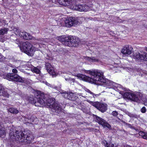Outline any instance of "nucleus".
<instances>
[{
  "label": "nucleus",
  "instance_id": "nucleus-32",
  "mask_svg": "<svg viewBox=\"0 0 147 147\" xmlns=\"http://www.w3.org/2000/svg\"><path fill=\"white\" fill-rule=\"evenodd\" d=\"M73 37H75V36H70L69 38H67V39H68L69 40H70L71 43H72V41L74 39V38H73Z\"/></svg>",
  "mask_w": 147,
  "mask_h": 147
},
{
  "label": "nucleus",
  "instance_id": "nucleus-17",
  "mask_svg": "<svg viewBox=\"0 0 147 147\" xmlns=\"http://www.w3.org/2000/svg\"><path fill=\"white\" fill-rule=\"evenodd\" d=\"M25 79V78L19 76L18 74H14L13 81L23 83Z\"/></svg>",
  "mask_w": 147,
  "mask_h": 147
},
{
  "label": "nucleus",
  "instance_id": "nucleus-9",
  "mask_svg": "<svg viewBox=\"0 0 147 147\" xmlns=\"http://www.w3.org/2000/svg\"><path fill=\"white\" fill-rule=\"evenodd\" d=\"M96 121L99 124L101 125L104 127H107L109 129L111 127V126L105 120L95 115Z\"/></svg>",
  "mask_w": 147,
  "mask_h": 147
},
{
  "label": "nucleus",
  "instance_id": "nucleus-16",
  "mask_svg": "<svg viewBox=\"0 0 147 147\" xmlns=\"http://www.w3.org/2000/svg\"><path fill=\"white\" fill-rule=\"evenodd\" d=\"M1 86L0 88V96L8 98L9 94L7 90H5L3 86L2 85Z\"/></svg>",
  "mask_w": 147,
  "mask_h": 147
},
{
  "label": "nucleus",
  "instance_id": "nucleus-36",
  "mask_svg": "<svg viewBox=\"0 0 147 147\" xmlns=\"http://www.w3.org/2000/svg\"><path fill=\"white\" fill-rule=\"evenodd\" d=\"M92 95L93 97L94 98L96 97L99 95V94H95L93 93H92Z\"/></svg>",
  "mask_w": 147,
  "mask_h": 147
},
{
  "label": "nucleus",
  "instance_id": "nucleus-18",
  "mask_svg": "<svg viewBox=\"0 0 147 147\" xmlns=\"http://www.w3.org/2000/svg\"><path fill=\"white\" fill-rule=\"evenodd\" d=\"M14 74L13 73H9L4 76V78L5 79L9 81H13Z\"/></svg>",
  "mask_w": 147,
  "mask_h": 147
},
{
  "label": "nucleus",
  "instance_id": "nucleus-35",
  "mask_svg": "<svg viewBox=\"0 0 147 147\" xmlns=\"http://www.w3.org/2000/svg\"><path fill=\"white\" fill-rule=\"evenodd\" d=\"M4 57L0 53V62L3 61V59H4Z\"/></svg>",
  "mask_w": 147,
  "mask_h": 147
},
{
  "label": "nucleus",
  "instance_id": "nucleus-48",
  "mask_svg": "<svg viewBox=\"0 0 147 147\" xmlns=\"http://www.w3.org/2000/svg\"><path fill=\"white\" fill-rule=\"evenodd\" d=\"M2 0L3 1L4 0Z\"/></svg>",
  "mask_w": 147,
  "mask_h": 147
},
{
  "label": "nucleus",
  "instance_id": "nucleus-21",
  "mask_svg": "<svg viewBox=\"0 0 147 147\" xmlns=\"http://www.w3.org/2000/svg\"><path fill=\"white\" fill-rule=\"evenodd\" d=\"M8 111L11 113L13 114H17L19 112V111L16 108L10 107L8 109Z\"/></svg>",
  "mask_w": 147,
  "mask_h": 147
},
{
  "label": "nucleus",
  "instance_id": "nucleus-24",
  "mask_svg": "<svg viewBox=\"0 0 147 147\" xmlns=\"http://www.w3.org/2000/svg\"><path fill=\"white\" fill-rule=\"evenodd\" d=\"M6 133L4 128L2 127L0 125V136L1 137H4L5 136Z\"/></svg>",
  "mask_w": 147,
  "mask_h": 147
},
{
  "label": "nucleus",
  "instance_id": "nucleus-25",
  "mask_svg": "<svg viewBox=\"0 0 147 147\" xmlns=\"http://www.w3.org/2000/svg\"><path fill=\"white\" fill-rule=\"evenodd\" d=\"M66 36L64 35L61 36L58 38V40L59 41L61 42L64 45V42H65Z\"/></svg>",
  "mask_w": 147,
  "mask_h": 147
},
{
  "label": "nucleus",
  "instance_id": "nucleus-10",
  "mask_svg": "<svg viewBox=\"0 0 147 147\" xmlns=\"http://www.w3.org/2000/svg\"><path fill=\"white\" fill-rule=\"evenodd\" d=\"M133 55L135 59L138 60L147 61V53H143L141 54L139 52L134 53Z\"/></svg>",
  "mask_w": 147,
  "mask_h": 147
},
{
  "label": "nucleus",
  "instance_id": "nucleus-42",
  "mask_svg": "<svg viewBox=\"0 0 147 147\" xmlns=\"http://www.w3.org/2000/svg\"><path fill=\"white\" fill-rule=\"evenodd\" d=\"M54 1V0H52L51 1H50V3H51V2H53V3H54V1ZM54 1H55V0H54Z\"/></svg>",
  "mask_w": 147,
  "mask_h": 147
},
{
  "label": "nucleus",
  "instance_id": "nucleus-31",
  "mask_svg": "<svg viewBox=\"0 0 147 147\" xmlns=\"http://www.w3.org/2000/svg\"><path fill=\"white\" fill-rule=\"evenodd\" d=\"M45 84L46 85H47V86H49L51 88H54L55 89H56L57 88V87H55L54 86L51 85V84L47 82H46Z\"/></svg>",
  "mask_w": 147,
  "mask_h": 147
},
{
  "label": "nucleus",
  "instance_id": "nucleus-46",
  "mask_svg": "<svg viewBox=\"0 0 147 147\" xmlns=\"http://www.w3.org/2000/svg\"><path fill=\"white\" fill-rule=\"evenodd\" d=\"M66 80H67V79H65Z\"/></svg>",
  "mask_w": 147,
  "mask_h": 147
},
{
  "label": "nucleus",
  "instance_id": "nucleus-44",
  "mask_svg": "<svg viewBox=\"0 0 147 147\" xmlns=\"http://www.w3.org/2000/svg\"><path fill=\"white\" fill-rule=\"evenodd\" d=\"M13 36H12L11 37V39L12 38V37H13Z\"/></svg>",
  "mask_w": 147,
  "mask_h": 147
},
{
  "label": "nucleus",
  "instance_id": "nucleus-41",
  "mask_svg": "<svg viewBox=\"0 0 147 147\" xmlns=\"http://www.w3.org/2000/svg\"><path fill=\"white\" fill-rule=\"evenodd\" d=\"M144 104L146 106H147V102H145V103H144Z\"/></svg>",
  "mask_w": 147,
  "mask_h": 147
},
{
  "label": "nucleus",
  "instance_id": "nucleus-34",
  "mask_svg": "<svg viewBox=\"0 0 147 147\" xmlns=\"http://www.w3.org/2000/svg\"><path fill=\"white\" fill-rule=\"evenodd\" d=\"M141 112L143 113H145L146 111V109L145 107H143L141 109Z\"/></svg>",
  "mask_w": 147,
  "mask_h": 147
},
{
  "label": "nucleus",
  "instance_id": "nucleus-4",
  "mask_svg": "<svg viewBox=\"0 0 147 147\" xmlns=\"http://www.w3.org/2000/svg\"><path fill=\"white\" fill-rule=\"evenodd\" d=\"M20 49L22 52H24L30 56L33 55V51L35 48L32 44L28 42H23L20 46Z\"/></svg>",
  "mask_w": 147,
  "mask_h": 147
},
{
  "label": "nucleus",
  "instance_id": "nucleus-5",
  "mask_svg": "<svg viewBox=\"0 0 147 147\" xmlns=\"http://www.w3.org/2000/svg\"><path fill=\"white\" fill-rule=\"evenodd\" d=\"M141 94L139 92H127L124 93V97L128 99L139 103L142 98H141Z\"/></svg>",
  "mask_w": 147,
  "mask_h": 147
},
{
  "label": "nucleus",
  "instance_id": "nucleus-20",
  "mask_svg": "<svg viewBox=\"0 0 147 147\" xmlns=\"http://www.w3.org/2000/svg\"><path fill=\"white\" fill-rule=\"evenodd\" d=\"M74 38L73 42L72 43V45L71 47H76L78 45V44L80 42V40L78 38L73 37ZM72 43H71V44Z\"/></svg>",
  "mask_w": 147,
  "mask_h": 147
},
{
  "label": "nucleus",
  "instance_id": "nucleus-22",
  "mask_svg": "<svg viewBox=\"0 0 147 147\" xmlns=\"http://www.w3.org/2000/svg\"><path fill=\"white\" fill-rule=\"evenodd\" d=\"M69 38V36H66L65 41V42H64V45L68 47H71L72 45V43L71 44V42L70 40H69L67 39V38Z\"/></svg>",
  "mask_w": 147,
  "mask_h": 147
},
{
  "label": "nucleus",
  "instance_id": "nucleus-28",
  "mask_svg": "<svg viewBox=\"0 0 147 147\" xmlns=\"http://www.w3.org/2000/svg\"><path fill=\"white\" fill-rule=\"evenodd\" d=\"M32 71L36 74H39L40 72V70L36 67H34L32 69Z\"/></svg>",
  "mask_w": 147,
  "mask_h": 147
},
{
  "label": "nucleus",
  "instance_id": "nucleus-14",
  "mask_svg": "<svg viewBox=\"0 0 147 147\" xmlns=\"http://www.w3.org/2000/svg\"><path fill=\"white\" fill-rule=\"evenodd\" d=\"M46 68L49 74L52 75L53 77L55 76L56 73L54 71V68L49 63H46L45 64Z\"/></svg>",
  "mask_w": 147,
  "mask_h": 147
},
{
  "label": "nucleus",
  "instance_id": "nucleus-8",
  "mask_svg": "<svg viewBox=\"0 0 147 147\" xmlns=\"http://www.w3.org/2000/svg\"><path fill=\"white\" fill-rule=\"evenodd\" d=\"M92 105L102 113L105 112L107 109V105L102 104L99 102H91Z\"/></svg>",
  "mask_w": 147,
  "mask_h": 147
},
{
  "label": "nucleus",
  "instance_id": "nucleus-30",
  "mask_svg": "<svg viewBox=\"0 0 147 147\" xmlns=\"http://www.w3.org/2000/svg\"><path fill=\"white\" fill-rule=\"evenodd\" d=\"M106 147H114L113 144H109L107 142L105 145Z\"/></svg>",
  "mask_w": 147,
  "mask_h": 147
},
{
  "label": "nucleus",
  "instance_id": "nucleus-15",
  "mask_svg": "<svg viewBox=\"0 0 147 147\" xmlns=\"http://www.w3.org/2000/svg\"><path fill=\"white\" fill-rule=\"evenodd\" d=\"M58 1L59 4L65 6L71 5L72 4V0H58Z\"/></svg>",
  "mask_w": 147,
  "mask_h": 147
},
{
  "label": "nucleus",
  "instance_id": "nucleus-26",
  "mask_svg": "<svg viewBox=\"0 0 147 147\" xmlns=\"http://www.w3.org/2000/svg\"><path fill=\"white\" fill-rule=\"evenodd\" d=\"M8 29L7 28H4L0 30V34L3 35L7 33Z\"/></svg>",
  "mask_w": 147,
  "mask_h": 147
},
{
  "label": "nucleus",
  "instance_id": "nucleus-19",
  "mask_svg": "<svg viewBox=\"0 0 147 147\" xmlns=\"http://www.w3.org/2000/svg\"><path fill=\"white\" fill-rule=\"evenodd\" d=\"M84 59L89 61L92 62H98L99 61V60L98 59H96L94 57H85Z\"/></svg>",
  "mask_w": 147,
  "mask_h": 147
},
{
  "label": "nucleus",
  "instance_id": "nucleus-33",
  "mask_svg": "<svg viewBox=\"0 0 147 147\" xmlns=\"http://www.w3.org/2000/svg\"><path fill=\"white\" fill-rule=\"evenodd\" d=\"M111 114L114 116L116 117L118 115V113L116 111H113L111 113Z\"/></svg>",
  "mask_w": 147,
  "mask_h": 147
},
{
  "label": "nucleus",
  "instance_id": "nucleus-6",
  "mask_svg": "<svg viewBox=\"0 0 147 147\" xmlns=\"http://www.w3.org/2000/svg\"><path fill=\"white\" fill-rule=\"evenodd\" d=\"M12 30L16 35L22 38L25 39H30L32 36L30 34L25 32H21L20 31L18 27L13 26Z\"/></svg>",
  "mask_w": 147,
  "mask_h": 147
},
{
  "label": "nucleus",
  "instance_id": "nucleus-47",
  "mask_svg": "<svg viewBox=\"0 0 147 147\" xmlns=\"http://www.w3.org/2000/svg\"><path fill=\"white\" fill-rule=\"evenodd\" d=\"M124 89H125V88H123Z\"/></svg>",
  "mask_w": 147,
  "mask_h": 147
},
{
  "label": "nucleus",
  "instance_id": "nucleus-23",
  "mask_svg": "<svg viewBox=\"0 0 147 147\" xmlns=\"http://www.w3.org/2000/svg\"><path fill=\"white\" fill-rule=\"evenodd\" d=\"M139 134L143 138L147 140V132L140 131L139 132Z\"/></svg>",
  "mask_w": 147,
  "mask_h": 147
},
{
  "label": "nucleus",
  "instance_id": "nucleus-45",
  "mask_svg": "<svg viewBox=\"0 0 147 147\" xmlns=\"http://www.w3.org/2000/svg\"><path fill=\"white\" fill-rule=\"evenodd\" d=\"M146 50L147 51V48H146Z\"/></svg>",
  "mask_w": 147,
  "mask_h": 147
},
{
  "label": "nucleus",
  "instance_id": "nucleus-29",
  "mask_svg": "<svg viewBox=\"0 0 147 147\" xmlns=\"http://www.w3.org/2000/svg\"><path fill=\"white\" fill-rule=\"evenodd\" d=\"M122 122L124 123L127 126H128L131 129H134L137 131H138V129H136L135 127H132L131 125L130 124L126 123V122L123 121H122Z\"/></svg>",
  "mask_w": 147,
  "mask_h": 147
},
{
  "label": "nucleus",
  "instance_id": "nucleus-38",
  "mask_svg": "<svg viewBox=\"0 0 147 147\" xmlns=\"http://www.w3.org/2000/svg\"><path fill=\"white\" fill-rule=\"evenodd\" d=\"M86 91L88 93H89L90 94H92V92H91L90 90H89L88 89H87L86 90Z\"/></svg>",
  "mask_w": 147,
  "mask_h": 147
},
{
  "label": "nucleus",
  "instance_id": "nucleus-12",
  "mask_svg": "<svg viewBox=\"0 0 147 147\" xmlns=\"http://www.w3.org/2000/svg\"><path fill=\"white\" fill-rule=\"evenodd\" d=\"M74 8V9L80 11H86L88 10L89 7L87 5L83 4L76 5L75 6V7Z\"/></svg>",
  "mask_w": 147,
  "mask_h": 147
},
{
  "label": "nucleus",
  "instance_id": "nucleus-39",
  "mask_svg": "<svg viewBox=\"0 0 147 147\" xmlns=\"http://www.w3.org/2000/svg\"><path fill=\"white\" fill-rule=\"evenodd\" d=\"M41 40H43V41H44V42H48V40L47 39H43Z\"/></svg>",
  "mask_w": 147,
  "mask_h": 147
},
{
  "label": "nucleus",
  "instance_id": "nucleus-7",
  "mask_svg": "<svg viewBox=\"0 0 147 147\" xmlns=\"http://www.w3.org/2000/svg\"><path fill=\"white\" fill-rule=\"evenodd\" d=\"M78 21L74 17H70L67 18L65 21V26L68 27L76 25Z\"/></svg>",
  "mask_w": 147,
  "mask_h": 147
},
{
  "label": "nucleus",
  "instance_id": "nucleus-37",
  "mask_svg": "<svg viewBox=\"0 0 147 147\" xmlns=\"http://www.w3.org/2000/svg\"><path fill=\"white\" fill-rule=\"evenodd\" d=\"M12 72L16 74L18 73L17 70L16 69H13L12 70Z\"/></svg>",
  "mask_w": 147,
  "mask_h": 147
},
{
  "label": "nucleus",
  "instance_id": "nucleus-27",
  "mask_svg": "<svg viewBox=\"0 0 147 147\" xmlns=\"http://www.w3.org/2000/svg\"><path fill=\"white\" fill-rule=\"evenodd\" d=\"M138 71L139 72V75L140 76L141 75L142 76L143 75V74H146L147 73V71H146L142 70L141 69H139L138 70Z\"/></svg>",
  "mask_w": 147,
  "mask_h": 147
},
{
  "label": "nucleus",
  "instance_id": "nucleus-3",
  "mask_svg": "<svg viewBox=\"0 0 147 147\" xmlns=\"http://www.w3.org/2000/svg\"><path fill=\"white\" fill-rule=\"evenodd\" d=\"M9 139L11 142L23 144L31 142L34 139L33 135L29 134L25 137L24 134L19 128L10 127H9Z\"/></svg>",
  "mask_w": 147,
  "mask_h": 147
},
{
  "label": "nucleus",
  "instance_id": "nucleus-43",
  "mask_svg": "<svg viewBox=\"0 0 147 147\" xmlns=\"http://www.w3.org/2000/svg\"><path fill=\"white\" fill-rule=\"evenodd\" d=\"M2 84H0V88L1 87V86H2Z\"/></svg>",
  "mask_w": 147,
  "mask_h": 147
},
{
  "label": "nucleus",
  "instance_id": "nucleus-2",
  "mask_svg": "<svg viewBox=\"0 0 147 147\" xmlns=\"http://www.w3.org/2000/svg\"><path fill=\"white\" fill-rule=\"evenodd\" d=\"M88 72L92 76V77H90L85 75H82L81 76V78L84 81L96 84H100L98 82L105 83L109 88L114 86L117 88L122 89L123 88L122 86L120 84L105 78L103 76V73L99 71H91L89 70Z\"/></svg>",
  "mask_w": 147,
  "mask_h": 147
},
{
  "label": "nucleus",
  "instance_id": "nucleus-40",
  "mask_svg": "<svg viewBox=\"0 0 147 147\" xmlns=\"http://www.w3.org/2000/svg\"><path fill=\"white\" fill-rule=\"evenodd\" d=\"M70 80L71 81L73 82L75 81V79H74L70 78Z\"/></svg>",
  "mask_w": 147,
  "mask_h": 147
},
{
  "label": "nucleus",
  "instance_id": "nucleus-11",
  "mask_svg": "<svg viewBox=\"0 0 147 147\" xmlns=\"http://www.w3.org/2000/svg\"><path fill=\"white\" fill-rule=\"evenodd\" d=\"M62 95L65 98L71 100H75L77 98L72 92H65L62 93Z\"/></svg>",
  "mask_w": 147,
  "mask_h": 147
},
{
  "label": "nucleus",
  "instance_id": "nucleus-13",
  "mask_svg": "<svg viewBox=\"0 0 147 147\" xmlns=\"http://www.w3.org/2000/svg\"><path fill=\"white\" fill-rule=\"evenodd\" d=\"M132 49L131 46L126 45L123 49L121 52L125 55L127 56L131 53Z\"/></svg>",
  "mask_w": 147,
  "mask_h": 147
},
{
  "label": "nucleus",
  "instance_id": "nucleus-1",
  "mask_svg": "<svg viewBox=\"0 0 147 147\" xmlns=\"http://www.w3.org/2000/svg\"><path fill=\"white\" fill-rule=\"evenodd\" d=\"M41 92L38 91L37 94L32 100L30 99V102L35 106L43 107L47 106L51 110L57 115L62 112L63 109L61 105L55 101L54 98H45V96L43 93H40Z\"/></svg>",
  "mask_w": 147,
  "mask_h": 147
}]
</instances>
